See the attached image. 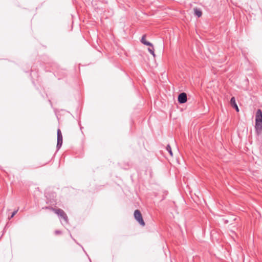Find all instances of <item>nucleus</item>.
<instances>
[{
    "mask_svg": "<svg viewBox=\"0 0 262 262\" xmlns=\"http://www.w3.org/2000/svg\"><path fill=\"white\" fill-rule=\"evenodd\" d=\"M255 129L257 133H259L262 129V112L258 109L255 116Z\"/></svg>",
    "mask_w": 262,
    "mask_h": 262,
    "instance_id": "1",
    "label": "nucleus"
},
{
    "mask_svg": "<svg viewBox=\"0 0 262 262\" xmlns=\"http://www.w3.org/2000/svg\"><path fill=\"white\" fill-rule=\"evenodd\" d=\"M46 208L53 211L55 213L57 214L60 218L63 219L66 223H68V217L66 212L62 209L60 208H55L52 207H47Z\"/></svg>",
    "mask_w": 262,
    "mask_h": 262,
    "instance_id": "2",
    "label": "nucleus"
},
{
    "mask_svg": "<svg viewBox=\"0 0 262 262\" xmlns=\"http://www.w3.org/2000/svg\"><path fill=\"white\" fill-rule=\"evenodd\" d=\"M134 217L136 221L142 226H144L145 224L142 217V214L139 210H136L134 212Z\"/></svg>",
    "mask_w": 262,
    "mask_h": 262,
    "instance_id": "3",
    "label": "nucleus"
},
{
    "mask_svg": "<svg viewBox=\"0 0 262 262\" xmlns=\"http://www.w3.org/2000/svg\"><path fill=\"white\" fill-rule=\"evenodd\" d=\"M62 144V135L60 129L57 130V150H59L61 147Z\"/></svg>",
    "mask_w": 262,
    "mask_h": 262,
    "instance_id": "4",
    "label": "nucleus"
},
{
    "mask_svg": "<svg viewBox=\"0 0 262 262\" xmlns=\"http://www.w3.org/2000/svg\"><path fill=\"white\" fill-rule=\"evenodd\" d=\"M178 101L180 103H184L187 101V95L185 93H181L178 96Z\"/></svg>",
    "mask_w": 262,
    "mask_h": 262,
    "instance_id": "5",
    "label": "nucleus"
},
{
    "mask_svg": "<svg viewBox=\"0 0 262 262\" xmlns=\"http://www.w3.org/2000/svg\"><path fill=\"white\" fill-rule=\"evenodd\" d=\"M230 104H231V106L233 107H234L237 112H239L238 107L235 102V99L234 97L231 98V99L230 100Z\"/></svg>",
    "mask_w": 262,
    "mask_h": 262,
    "instance_id": "6",
    "label": "nucleus"
},
{
    "mask_svg": "<svg viewBox=\"0 0 262 262\" xmlns=\"http://www.w3.org/2000/svg\"><path fill=\"white\" fill-rule=\"evenodd\" d=\"M146 37H145V35H143L142 37V39H141V42L145 45H147V46H151L152 47V45L149 42H148L146 40V39H145Z\"/></svg>",
    "mask_w": 262,
    "mask_h": 262,
    "instance_id": "7",
    "label": "nucleus"
},
{
    "mask_svg": "<svg viewBox=\"0 0 262 262\" xmlns=\"http://www.w3.org/2000/svg\"><path fill=\"white\" fill-rule=\"evenodd\" d=\"M194 14L198 16H201L202 13L200 10L195 8L194 9Z\"/></svg>",
    "mask_w": 262,
    "mask_h": 262,
    "instance_id": "8",
    "label": "nucleus"
},
{
    "mask_svg": "<svg viewBox=\"0 0 262 262\" xmlns=\"http://www.w3.org/2000/svg\"><path fill=\"white\" fill-rule=\"evenodd\" d=\"M166 149H167V151L169 152V153L170 154V156H172L173 155H172L171 148L170 145H168L167 146Z\"/></svg>",
    "mask_w": 262,
    "mask_h": 262,
    "instance_id": "9",
    "label": "nucleus"
},
{
    "mask_svg": "<svg viewBox=\"0 0 262 262\" xmlns=\"http://www.w3.org/2000/svg\"><path fill=\"white\" fill-rule=\"evenodd\" d=\"M148 51L153 55L154 57H155L156 55L154 52V50L153 48H148Z\"/></svg>",
    "mask_w": 262,
    "mask_h": 262,
    "instance_id": "10",
    "label": "nucleus"
},
{
    "mask_svg": "<svg viewBox=\"0 0 262 262\" xmlns=\"http://www.w3.org/2000/svg\"><path fill=\"white\" fill-rule=\"evenodd\" d=\"M18 210V209H17L16 210L12 212L11 215L9 217V219L10 220L11 219H12L16 214V213L17 212Z\"/></svg>",
    "mask_w": 262,
    "mask_h": 262,
    "instance_id": "11",
    "label": "nucleus"
},
{
    "mask_svg": "<svg viewBox=\"0 0 262 262\" xmlns=\"http://www.w3.org/2000/svg\"><path fill=\"white\" fill-rule=\"evenodd\" d=\"M55 233L56 234H61V232L60 231H59V230H56V231H55Z\"/></svg>",
    "mask_w": 262,
    "mask_h": 262,
    "instance_id": "12",
    "label": "nucleus"
}]
</instances>
